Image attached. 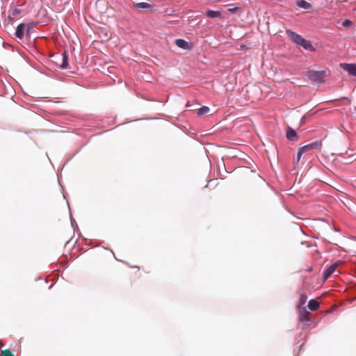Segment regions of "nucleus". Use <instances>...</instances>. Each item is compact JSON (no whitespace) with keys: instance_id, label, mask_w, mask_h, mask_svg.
<instances>
[{"instance_id":"f257e3e1","label":"nucleus","mask_w":356,"mask_h":356,"mask_svg":"<svg viewBox=\"0 0 356 356\" xmlns=\"http://www.w3.org/2000/svg\"><path fill=\"white\" fill-rule=\"evenodd\" d=\"M322 145L321 141H315L314 143H312L310 144L306 145L302 147H300L298 149V155H297V163H298L300 160V158L302 155L304 153H306L309 151L315 149H319Z\"/></svg>"},{"instance_id":"f03ea898","label":"nucleus","mask_w":356,"mask_h":356,"mask_svg":"<svg viewBox=\"0 0 356 356\" xmlns=\"http://www.w3.org/2000/svg\"><path fill=\"white\" fill-rule=\"evenodd\" d=\"M326 76H327L326 71L309 70L307 72L308 78L314 82H318V83L323 82L324 79Z\"/></svg>"},{"instance_id":"7ed1b4c3","label":"nucleus","mask_w":356,"mask_h":356,"mask_svg":"<svg viewBox=\"0 0 356 356\" xmlns=\"http://www.w3.org/2000/svg\"><path fill=\"white\" fill-rule=\"evenodd\" d=\"M341 264V261H337L330 266L323 273L324 280H327L337 269V268Z\"/></svg>"},{"instance_id":"20e7f679","label":"nucleus","mask_w":356,"mask_h":356,"mask_svg":"<svg viewBox=\"0 0 356 356\" xmlns=\"http://www.w3.org/2000/svg\"><path fill=\"white\" fill-rule=\"evenodd\" d=\"M175 43L177 47L184 49L190 50L192 49V44L183 39H177Z\"/></svg>"},{"instance_id":"39448f33","label":"nucleus","mask_w":356,"mask_h":356,"mask_svg":"<svg viewBox=\"0 0 356 356\" xmlns=\"http://www.w3.org/2000/svg\"><path fill=\"white\" fill-rule=\"evenodd\" d=\"M286 33L288 35V36L290 38V39L293 42L296 43L297 44H300L301 41L303 39L300 35H298L290 30H286Z\"/></svg>"},{"instance_id":"423d86ee","label":"nucleus","mask_w":356,"mask_h":356,"mask_svg":"<svg viewBox=\"0 0 356 356\" xmlns=\"http://www.w3.org/2000/svg\"><path fill=\"white\" fill-rule=\"evenodd\" d=\"M340 65L344 70L347 71L348 74L356 76V65L341 63Z\"/></svg>"},{"instance_id":"0eeeda50","label":"nucleus","mask_w":356,"mask_h":356,"mask_svg":"<svg viewBox=\"0 0 356 356\" xmlns=\"http://www.w3.org/2000/svg\"><path fill=\"white\" fill-rule=\"evenodd\" d=\"M299 320L303 323H308L309 321V312L306 310L305 307L301 309Z\"/></svg>"},{"instance_id":"6e6552de","label":"nucleus","mask_w":356,"mask_h":356,"mask_svg":"<svg viewBox=\"0 0 356 356\" xmlns=\"http://www.w3.org/2000/svg\"><path fill=\"white\" fill-rule=\"evenodd\" d=\"M25 29H26V25L24 24H20L17 26L16 31H15V35L19 38L22 39L25 34Z\"/></svg>"},{"instance_id":"1a4fd4ad","label":"nucleus","mask_w":356,"mask_h":356,"mask_svg":"<svg viewBox=\"0 0 356 356\" xmlns=\"http://www.w3.org/2000/svg\"><path fill=\"white\" fill-rule=\"evenodd\" d=\"M286 136L289 140H296L298 138L296 132L291 127L287 128Z\"/></svg>"},{"instance_id":"9d476101","label":"nucleus","mask_w":356,"mask_h":356,"mask_svg":"<svg viewBox=\"0 0 356 356\" xmlns=\"http://www.w3.org/2000/svg\"><path fill=\"white\" fill-rule=\"evenodd\" d=\"M319 307V303L317 300H310L308 302V308L311 310V311H316L318 309Z\"/></svg>"},{"instance_id":"9b49d317","label":"nucleus","mask_w":356,"mask_h":356,"mask_svg":"<svg viewBox=\"0 0 356 356\" xmlns=\"http://www.w3.org/2000/svg\"><path fill=\"white\" fill-rule=\"evenodd\" d=\"M68 66V56L66 53V51H64L62 54V63L60 65V67L62 69H65Z\"/></svg>"},{"instance_id":"f8f14e48","label":"nucleus","mask_w":356,"mask_h":356,"mask_svg":"<svg viewBox=\"0 0 356 356\" xmlns=\"http://www.w3.org/2000/svg\"><path fill=\"white\" fill-rule=\"evenodd\" d=\"M299 45L302 46L304 49L307 50H311L313 49L312 43L304 38L302 39Z\"/></svg>"},{"instance_id":"ddd939ff","label":"nucleus","mask_w":356,"mask_h":356,"mask_svg":"<svg viewBox=\"0 0 356 356\" xmlns=\"http://www.w3.org/2000/svg\"><path fill=\"white\" fill-rule=\"evenodd\" d=\"M297 6L305 9H309L311 7V5L304 0H298L297 1Z\"/></svg>"},{"instance_id":"4468645a","label":"nucleus","mask_w":356,"mask_h":356,"mask_svg":"<svg viewBox=\"0 0 356 356\" xmlns=\"http://www.w3.org/2000/svg\"><path fill=\"white\" fill-rule=\"evenodd\" d=\"M134 7L138 8L147 9L152 8V5L145 2L137 3L134 4Z\"/></svg>"},{"instance_id":"2eb2a0df","label":"nucleus","mask_w":356,"mask_h":356,"mask_svg":"<svg viewBox=\"0 0 356 356\" xmlns=\"http://www.w3.org/2000/svg\"><path fill=\"white\" fill-rule=\"evenodd\" d=\"M307 300V296L305 293H300L299 297V303L298 307H301L302 305H305Z\"/></svg>"},{"instance_id":"dca6fc26","label":"nucleus","mask_w":356,"mask_h":356,"mask_svg":"<svg viewBox=\"0 0 356 356\" xmlns=\"http://www.w3.org/2000/svg\"><path fill=\"white\" fill-rule=\"evenodd\" d=\"M220 15V12L214 10H208L207 12V16L211 18L218 17Z\"/></svg>"},{"instance_id":"f3484780","label":"nucleus","mask_w":356,"mask_h":356,"mask_svg":"<svg viewBox=\"0 0 356 356\" xmlns=\"http://www.w3.org/2000/svg\"><path fill=\"white\" fill-rule=\"evenodd\" d=\"M209 111V107H207V106H202V107H201V108H200L198 109L197 115H202L207 113Z\"/></svg>"},{"instance_id":"a211bd4d","label":"nucleus","mask_w":356,"mask_h":356,"mask_svg":"<svg viewBox=\"0 0 356 356\" xmlns=\"http://www.w3.org/2000/svg\"><path fill=\"white\" fill-rule=\"evenodd\" d=\"M1 356H14L9 349H5L1 351Z\"/></svg>"},{"instance_id":"6ab92c4d","label":"nucleus","mask_w":356,"mask_h":356,"mask_svg":"<svg viewBox=\"0 0 356 356\" xmlns=\"http://www.w3.org/2000/svg\"><path fill=\"white\" fill-rule=\"evenodd\" d=\"M343 26L345 27H349L352 24V22L349 19H345L343 23Z\"/></svg>"},{"instance_id":"aec40b11","label":"nucleus","mask_w":356,"mask_h":356,"mask_svg":"<svg viewBox=\"0 0 356 356\" xmlns=\"http://www.w3.org/2000/svg\"><path fill=\"white\" fill-rule=\"evenodd\" d=\"M31 27H32V25H31V24L28 25L27 29H26V31L27 35L29 34V31H30V29H31Z\"/></svg>"},{"instance_id":"412c9836","label":"nucleus","mask_w":356,"mask_h":356,"mask_svg":"<svg viewBox=\"0 0 356 356\" xmlns=\"http://www.w3.org/2000/svg\"><path fill=\"white\" fill-rule=\"evenodd\" d=\"M236 10H237L236 8H229V11L231 12V13H234Z\"/></svg>"},{"instance_id":"4be33fe9","label":"nucleus","mask_w":356,"mask_h":356,"mask_svg":"<svg viewBox=\"0 0 356 356\" xmlns=\"http://www.w3.org/2000/svg\"><path fill=\"white\" fill-rule=\"evenodd\" d=\"M355 10H356V8H355Z\"/></svg>"}]
</instances>
